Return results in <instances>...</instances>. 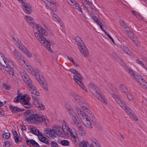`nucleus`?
<instances>
[{"mask_svg": "<svg viewBox=\"0 0 147 147\" xmlns=\"http://www.w3.org/2000/svg\"><path fill=\"white\" fill-rule=\"evenodd\" d=\"M26 20L27 22L33 28H34L36 26V28L39 32H34V35L35 37L39 40L41 43L47 48L49 51H52V50L50 47V43H52V41H48L45 37L43 36H47L48 33L46 30L42 28L41 25L37 24L36 25V24L34 22L33 18L27 16H25Z\"/></svg>", "mask_w": 147, "mask_h": 147, "instance_id": "1", "label": "nucleus"}, {"mask_svg": "<svg viewBox=\"0 0 147 147\" xmlns=\"http://www.w3.org/2000/svg\"><path fill=\"white\" fill-rule=\"evenodd\" d=\"M26 120L34 123H40L45 122L47 124L46 119V117L44 115L39 114H36L34 110H27L24 114Z\"/></svg>", "mask_w": 147, "mask_h": 147, "instance_id": "2", "label": "nucleus"}, {"mask_svg": "<svg viewBox=\"0 0 147 147\" xmlns=\"http://www.w3.org/2000/svg\"><path fill=\"white\" fill-rule=\"evenodd\" d=\"M21 75L24 82L32 90L31 93L36 96H39V92L36 91L35 86L33 85L31 80L26 73L23 72L21 74Z\"/></svg>", "mask_w": 147, "mask_h": 147, "instance_id": "3", "label": "nucleus"}, {"mask_svg": "<svg viewBox=\"0 0 147 147\" xmlns=\"http://www.w3.org/2000/svg\"><path fill=\"white\" fill-rule=\"evenodd\" d=\"M112 96L119 105L125 110L128 114H131V110L129 107L126 106L125 103L120 97L115 94H112Z\"/></svg>", "mask_w": 147, "mask_h": 147, "instance_id": "4", "label": "nucleus"}, {"mask_svg": "<svg viewBox=\"0 0 147 147\" xmlns=\"http://www.w3.org/2000/svg\"><path fill=\"white\" fill-rule=\"evenodd\" d=\"M78 114L85 126L89 128H92V125L90 120L88 119L87 116L83 113L81 110H78Z\"/></svg>", "mask_w": 147, "mask_h": 147, "instance_id": "5", "label": "nucleus"}, {"mask_svg": "<svg viewBox=\"0 0 147 147\" xmlns=\"http://www.w3.org/2000/svg\"><path fill=\"white\" fill-rule=\"evenodd\" d=\"M10 59H6L5 57L0 62V67L2 66L5 67L6 70L10 75H13L14 74V71L13 69L12 68L9 64L10 62Z\"/></svg>", "mask_w": 147, "mask_h": 147, "instance_id": "6", "label": "nucleus"}, {"mask_svg": "<svg viewBox=\"0 0 147 147\" xmlns=\"http://www.w3.org/2000/svg\"><path fill=\"white\" fill-rule=\"evenodd\" d=\"M73 78L74 81L79 85L80 87L86 92H87L86 88L84 86L83 83L82 82V77L80 74L77 73V74L74 75Z\"/></svg>", "mask_w": 147, "mask_h": 147, "instance_id": "7", "label": "nucleus"}, {"mask_svg": "<svg viewBox=\"0 0 147 147\" xmlns=\"http://www.w3.org/2000/svg\"><path fill=\"white\" fill-rule=\"evenodd\" d=\"M133 80L137 82L144 88H147V83L142 78V77L137 74H136Z\"/></svg>", "mask_w": 147, "mask_h": 147, "instance_id": "8", "label": "nucleus"}, {"mask_svg": "<svg viewBox=\"0 0 147 147\" xmlns=\"http://www.w3.org/2000/svg\"><path fill=\"white\" fill-rule=\"evenodd\" d=\"M89 88L92 93L95 97L99 95L100 92L98 88L95 85L90 84L89 86Z\"/></svg>", "mask_w": 147, "mask_h": 147, "instance_id": "9", "label": "nucleus"}, {"mask_svg": "<svg viewBox=\"0 0 147 147\" xmlns=\"http://www.w3.org/2000/svg\"><path fill=\"white\" fill-rule=\"evenodd\" d=\"M71 95L73 98L74 99L75 101L78 102L79 105L82 106L85 103V101L82 98L75 93H73Z\"/></svg>", "mask_w": 147, "mask_h": 147, "instance_id": "10", "label": "nucleus"}, {"mask_svg": "<svg viewBox=\"0 0 147 147\" xmlns=\"http://www.w3.org/2000/svg\"><path fill=\"white\" fill-rule=\"evenodd\" d=\"M13 54L16 57L17 59L22 64L25 63V61L23 60L24 58L23 56L16 49H15L13 51Z\"/></svg>", "mask_w": 147, "mask_h": 147, "instance_id": "11", "label": "nucleus"}, {"mask_svg": "<svg viewBox=\"0 0 147 147\" xmlns=\"http://www.w3.org/2000/svg\"><path fill=\"white\" fill-rule=\"evenodd\" d=\"M32 98L34 99V105L38 109L43 110L45 109V106L39 101L37 97L32 96Z\"/></svg>", "mask_w": 147, "mask_h": 147, "instance_id": "12", "label": "nucleus"}, {"mask_svg": "<svg viewBox=\"0 0 147 147\" xmlns=\"http://www.w3.org/2000/svg\"><path fill=\"white\" fill-rule=\"evenodd\" d=\"M22 7L24 12L27 14H30L32 11V9L30 4L25 3L22 4Z\"/></svg>", "mask_w": 147, "mask_h": 147, "instance_id": "13", "label": "nucleus"}, {"mask_svg": "<svg viewBox=\"0 0 147 147\" xmlns=\"http://www.w3.org/2000/svg\"><path fill=\"white\" fill-rule=\"evenodd\" d=\"M68 3L70 4L73 8L80 11L81 12H82V9L80 6L79 4L74 0H69Z\"/></svg>", "mask_w": 147, "mask_h": 147, "instance_id": "14", "label": "nucleus"}, {"mask_svg": "<svg viewBox=\"0 0 147 147\" xmlns=\"http://www.w3.org/2000/svg\"><path fill=\"white\" fill-rule=\"evenodd\" d=\"M46 4L47 6L53 11H56L57 7L55 3L53 2L52 0H49Z\"/></svg>", "mask_w": 147, "mask_h": 147, "instance_id": "15", "label": "nucleus"}, {"mask_svg": "<svg viewBox=\"0 0 147 147\" xmlns=\"http://www.w3.org/2000/svg\"><path fill=\"white\" fill-rule=\"evenodd\" d=\"M54 131H55L57 135L61 137L63 136V133L62 131H63V128H62L60 126H57L55 127V128L54 127Z\"/></svg>", "mask_w": 147, "mask_h": 147, "instance_id": "16", "label": "nucleus"}, {"mask_svg": "<svg viewBox=\"0 0 147 147\" xmlns=\"http://www.w3.org/2000/svg\"><path fill=\"white\" fill-rule=\"evenodd\" d=\"M80 51L84 57H87L89 55L88 50L86 46L80 48Z\"/></svg>", "mask_w": 147, "mask_h": 147, "instance_id": "17", "label": "nucleus"}, {"mask_svg": "<svg viewBox=\"0 0 147 147\" xmlns=\"http://www.w3.org/2000/svg\"><path fill=\"white\" fill-rule=\"evenodd\" d=\"M26 142L29 146H30L31 144H32L34 147H39V144L33 140H28L27 139L26 140Z\"/></svg>", "mask_w": 147, "mask_h": 147, "instance_id": "18", "label": "nucleus"}, {"mask_svg": "<svg viewBox=\"0 0 147 147\" xmlns=\"http://www.w3.org/2000/svg\"><path fill=\"white\" fill-rule=\"evenodd\" d=\"M102 104L106 105L107 104V100L105 96L101 93L99 94V95L96 97Z\"/></svg>", "mask_w": 147, "mask_h": 147, "instance_id": "19", "label": "nucleus"}, {"mask_svg": "<svg viewBox=\"0 0 147 147\" xmlns=\"http://www.w3.org/2000/svg\"><path fill=\"white\" fill-rule=\"evenodd\" d=\"M28 129L30 131L32 134L36 135H39L40 132L36 128L31 126L29 127Z\"/></svg>", "mask_w": 147, "mask_h": 147, "instance_id": "20", "label": "nucleus"}, {"mask_svg": "<svg viewBox=\"0 0 147 147\" xmlns=\"http://www.w3.org/2000/svg\"><path fill=\"white\" fill-rule=\"evenodd\" d=\"M9 108L11 109L12 112L14 113H16L18 112L22 111L23 110L22 109H20L17 107L13 106L11 105L9 106Z\"/></svg>", "mask_w": 147, "mask_h": 147, "instance_id": "21", "label": "nucleus"}, {"mask_svg": "<svg viewBox=\"0 0 147 147\" xmlns=\"http://www.w3.org/2000/svg\"><path fill=\"white\" fill-rule=\"evenodd\" d=\"M22 52L26 54L28 57L31 58L32 57L31 53L25 47L23 48H22Z\"/></svg>", "mask_w": 147, "mask_h": 147, "instance_id": "22", "label": "nucleus"}, {"mask_svg": "<svg viewBox=\"0 0 147 147\" xmlns=\"http://www.w3.org/2000/svg\"><path fill=\"white\" fill-rule=\"evenodd\" d=\"M38 139L40 141L45 144H49L50 141L45 137H42V136L38 137Z\"/></svg>", "mask_w": 147, "mask_h": 147, "instance_id": "23", "label": "nucleus"}, {"mask_svg": "<svg viewBox=\"0 0 147 147\" xmlns=\"http://www.w3.org/2000/svg\"><path fill=\"white\" fill-rule=\"evenodd\" d=\"M127 71L130 76L132 79L134 78L136 76H135L137 74L136 72L134 70L131 69H128Z\"/></svg>", "mask_w": 147, "mask_h": 147, "instance_id": "24", "label": "nucleus"}, {"mask_svg": "<svg viewBox=\"0 0 147 147\" xmlns=\"http://www.w3.org/2000/svg\"><path fill=\"white\" fill-rule=\"evenodd\" d=\"M73 111H72L71 112H69V114L70 117L72 119L74 122L75 123L79 119L76 115L73 114Z\"/></svg>", "mask_w": 147, "mask_h": 147, "instance_id": "25", "label": "nucleus"}, {"mask_svg": "<svg viewBox=\"0 0 147 147\" xmlns=\"http://www.w3.org/2000/svg\"><path fill=\"white\" fill-rule=\"evenodd\" d=\"M14 42L16 43V45L18 47V48L21 50L22 49V48H23L25 47L22 43L19 40H16L15 38H14Z\"/></svg>", "mask_w": 147, "mask_h": 147, "instance_id": "26", "label": "nucleus"}, {"mask_svg": "<svg viewBox=\"0 0 147 147\" xmlns=\"http://www.w3.org/2000/svg\"><path fill=\"white\" fill-rule=\"evenodd\" d=\"M54 128H53L52 130H51V131L48 136H47L48 137H51L54 138L56 137L57 135L55 131H54Z\"/></svg>", "mask_w": 147, "mask_h": 147, "instance_id": "27", "label": "nucleus"}, {"mask_svg": "<svg viewBox=\"0 0 147 147\" xmlns=\"http://www.w3.org/2000/svg\"><path fill=\"white\" fill-rule=\"evenodd\" d=\"M120 89L123 93L127 94V90L126 87L123 85H120L119 87Z\"/></svg>", "mask_w": 147, "mask_h": 147, "instance_id": "28", "label": "nucleus"}, {"mask_svg": "<svg viewBox=\"0 0 147 147\" xmlns=\"http://www.w3.org/2000/svg\"><path fill=\"white\" fill-rule=\"evenodd\" d=\"M121 48L125 53H126L129 55L131 54V52L126 47L122 46L121 47Z\"/></svg>", "mask_w": 147, "mask_h": 147, "instance_id": "29", "label": "nucleus"}, {"mask_svg": "<svg viewBox=\"0 0 147 147\" xmlns=\"http://www.w3.org/2000/svg\"><path fill=\"white\" fill-rule=\"evenodd\" d=\"M78 45V48L80 49L82 47L85 46L82 40L80 41V42L76 44Z\"/></svg>", "mask_w": 147, "mask_h": 147, "instance_id": "30", "label": "nucleus"}, {"mask_svg": "<svg viewBox=\"0 0 147 147\" xmlns=\"http://www.w3.org/2000/svg\"><path fill=\"white\" fill-rule=\"evenodd\" d=\"M60 143L63 146H68L69 144V142L68 141L65 140L61 141Z\"/></svg>", "mask_w": 147, "mask_h": 147, "instance_id": "31", "label": "nucleus"}, {"mask_svg": "<svg viewBox=\"0 0 147 147\" xmlns=\"http://www.w3.org/2000/svg\"><path fill=\"white\" fill-rule=\"evenodd\" d=\"M65 107L66 109L68 111V113L71 112L73 111L72 109H71V107L70 105L68 103H66L65 105Z\"/></svg>", "mask_w": 147, "mask_h": 147, "instance_id": "32", "label": "nucleus"}, {"mask_svg": "<svg viewBox=\"0 0 147 147\" xmlns=\"http://www.w3.org/2000/svg\"><path fill=\"white\" fill-rule=\"evenodd\" d=\"M52 19L55 22H59L60 20V18L56 14H54Z\"/></svg>", "mask_w": 147, "mask_h": 147, "instance_id": "33", "label": "nucleus"}, {"mask_svg": "<svg viewBox=\"0 0 147 147\" xmlns=\"http://www.w3.org/2000/svg\"><path fill=\"white\" fill-rule=\"evenodd\" d=\"M67 131H69L70 133V135L72 137H73L74 139L75 138V136L74 135L73 133L72 132L73 130H74V128L70 129L69 127H68L67 129Z\"/></svg>", "mask_w": 147, "mask_h": 147, "instance_id": "34", "label": "nucleus"}, {"mask_svg": "<svg viewBox=\"0 0 147 147\" xmlns=\"http://www.w3.org/2000/svg\"><path fill=\"white\" fill-rule=\"evenodd\" d=\"M123 27L124 29H125V31L127 34L129 32L131 31L129 27L126 25H124V26Z\"/></svg>", "mask_w": 147, "mask_h": 147, "instance_id": "35", "label": "nucleus"}, {"mask_svg": "<svg viewBox=\"0 0 147 147\" xmlns=\"http://www.w3.org/2000/svg\"><path fill=\"white\" fill-rule=\"evenodd\" d=\"M10 134L9 133H5L3 135V138L8 139L10 136Z\"/></svg>", "mask_w": 147, "mask_h": 147, "instance_id": "36", "label": "nucleus"}, {"mask_svg": "<svg viewBox=\"0 0 147 147\" xmlns=\"http://www.w3.org/2000/svg\"><path fill=\"white\" fill-rule=\"evenodd\" d=\"M112 56L117 61H119L120 60V58L118 57L117 54L113 53L112 54Z\"/></svg>", "mask_w": 147, "mask_h": 147, "instance_id": "37", "label": "nucleus"}, {"mask_svg": "<svg viewBox=\"0 0 147 147\" xmlns=\"http://www.w3.org/2000/svg\"><path fill=\"white\" fill-rule=\"evenodd\" d=\"M127 34L128 35L129 37L131 39L133 40L134 39V34L131 31L129 32Z\"/></svg>", "mask_w": 147, "mask_h": 147, "instance_id": "38", "label": "nucleus"}, {"mask_svg": "<svg viewBox=\"0 0 147 147\" xmlns=\"http://www.w3.org/2000/svg\"><path fill=\"white\" fill-rule=\"evenodd\" d=\"M62 126L63 128L64 127L65 129H67V128H68V127H69L68 125L64 121H63V122Z\"/></svg>", "mask_w": 147, "mask_h": 147, "instance_id": "39", "label": "nucleus"}, {"mask_svg": "<svg viewBox=\"0 0 147 147\" xmlns=\"http://www.w3.org/2000/svg\"><path fill=\"white\" fill-rule=\"evenodd\" d=\"M80 147H87L85 142L84 141H82L80 143Z\"/></svg>", "mask_w": 147, "mask_h": 147, "instance_id": "40", "label": "nucleus"}, {"mask_svg": "<svg viewBox=\"0 0 147 147\" xmlns=\"http://www.w3.org/2000/svg\"><path fill=\"white\" fill-rule=\"evenodd\" d=\"M136 62L140 64V65L143 67L144 68H145V69H146V68L145 67V66L144 65V64L140 60L138 59H137Z\"/></svg>", "mask_w": 147, "mask_h": 147, "instance_id": "41", "label": "nucleus"}, {"mask_svg": "<svg viewBox=\"0 0 147 147\" xmlns=\"http://www.w3.org/2000/svg\"><path fill=\"white\" fill-rule=\"evenodd\" d=\"M51 130L48 128H45L44 129V133L45 134H46L47 135L46 136H48L49 134V133L50 132Z\"/></svg>", "mask_w": 147, "mask_h": 147, "instance_id": "42", "label": "nucleus"}, {"mask_svg": "<svg viewBox=\"0 0 147 147\" xmlns=\"http://www.w3.org/2000/svg\"><path fill=\"white\" fill-rule=\"evenodd\" d=\"M42 87L45 89L46 90H48V85L46 83L43 82L42 83Z\"/></svg>", "mask_w": 147, "mask_h": 147, "instance_id": "43", "label": "nucleus"}, {"mask_svg": "<svg viewBox=\"0 0 147 147\" xmlns=\"http://www.w3.org/2000/svg\"><path fill=\"white\" fill-rule=\"evenodd\" d=\"M75 41L76 42V44L78 42H80V41H82V40L79 37H75Z\"/></svg>", "mask_w": 147, "mask_h": 147, "instance_id": "44", "label": "nucleus"}, {"mask_svg": "<svg viewBox=\"0 0 147 147\" xmlns=\"http://www.w3.org/2000/svg\"><path fill=\"white\" fill-rule=\"evenodd\" d=\"M51 144L52 147H57L58 146L57 144L54 141L52 142Z\"/></svg>", "mask_w": 147, "mask_h": 147, "instance_id": "45", "label": "nucleus"}, {"mask_svg": "<svg viewBox=\"0 0 147 147\" xmlns=\"http://www.w3.org/2000/svg\"><path fill=\"white\" fill-rule=\"evenodd\" d=\"M69 70L70 71H71V73H72L74 74H75V75L77 74V73H78L77 71L76 70L74 69H73L71 68V69H69Z\"/></svg>", "mask_w": 147, "mask_h": 147, "instance_id": "46", "label": "nucleus"}, {"mask_svg": "<svg viewBox=\"0 0 147 147\" xmlns=\"http://www.w3.org/2000/svg\"><path fill=\"white\" fill-rule=\"evenodd\" d=\"M30 68L31 70L30 72L33 75L35 76H36V71L34 70L32 67H30Z\"/></svg>", "mask_w": 147, "mask_h": 147, "instance_id": "47", "label": "nucleus"}, {"mask_svg": "<svg viewBox=\"0 0 147 147\" xmlns=\"http://www.w3.org/2000/svg\"><path fill=\"white\" fill-rule=\"evenodd\" d=\"M83 5L88 11H89V9H90L89 7V5L87 3V2H86L85 3H84Z\"/></svg>", "mask_w": 147, "mask_h": 147, "instance_id": "48", "label": "nucleus"}, {"mask_svg": "<svg viewBox=\"0 0 147 147\" xmlns=\"http://www.w3.org/2000/svg\"><path fill=\"white\" fill-rule=\"evenodd\" d=\"M14 140H15V142L16 143H18L19 142V136L17 135L16 136H14Z\"/></svg>", "mask_w": 147, "mask_h": 147, "instance_id": "49", "label": "nucleus"}, {"mask_svg": "<svg viewBox=\"0 0 147 147\" xmlns=\"http://www.w3.org/2000/svg\"><path fill=\"white\" fill-rule=\"evenodd\" d=\"M74 123L77 127H80V126L81 125L79 120H77V121Z\"/></svg>", "mask_w": 147, "mask_h": 147, "instance_id": "50", "label": "nucleus"}, {"mask_svg": "<svg viewBox=\"0 0 147 147\" xmlns=\"http://www.w3.org/2000/svg\"><path fill=\"white\" fill-rule=\"evenodd\" d=\"M127 96L128 98L129 99V100H132L133 99V96L130 94H127Z\"/></svg>", "mask_w": 147, "mask_h": 147, "instance_id": "51", "label": "nucleus"}, {"mask_svg": "<svg viewBox=\"0 0 147 147\" xmlns=\"http://www.w3.org/2000/svg\"><path fill=\"white\" fill-rule=\"evenodd\" d=\"M10 145V142L8 141H6L4 143V146L9 147Z\"/></svg>", "mask_w": 147, "mask_h": 147, "instance_id": "52", "label": "nucleus"}, {"mask_svg": "<svg viewBox=\"0 0 147 147\" xmlns=\"http://www.w3.org/2000/svg\"><path fill=\"white\" fill-rule=\"evenodd\" d=\"M5 57L0 52V62Z\"/></svg>", "mask_w": 147, "mask_h": 147, "instance_id": "53", "label": "nucleus"}, {"mask_svg": "<svg viewBox=\"0 0 147 147\" xmlns=\"http://www.w3.org/2000/svg\"><path fill=\"white\" fill-rule=\"evenodd\" d=\"M134 42V43L136 45L138 46H140L141 45L140 43V42L136 41V40L135 41L134 40H133Z\"/></svg>", "mask_w": 147, "mask_h": 147, "instance_id": "54", "label": "nucleus"}, {"mask_svg": "<svg viewBox=\"0 0 147 147\" xmlns=\"http://www.w3.org/2000/svg\"><path fill=\"white\" fill-rule=\"evenodd\" d=\"M28 105H24L23 106L25 107L26 108H29L30 107L31 104V103H28Z\"/></svg>", "mask_w": 147, "mask_h": 147, "instance_id": "55", "label": "nucleus"}, {"mask_svg": "<svg viewBox=\"0 0 147 147\" xmlns=\"http://www.w3.org/2000/svg\"><path fill=\"white\" fill-rule=\"evenodd\" d=\"M80 134L81 136H84L85 135V131L84 130L83 131H79Z\"/></svg>", "mask_w": 147, "mask_h": 147, "instance_id": "56", "label": "nucleus"}, {"mask_svg": "<svg viewBox=\"0 0 147 147\" xmlns=\"http://www.w3.org/2000/svg\"><path fill=\"white\" fill-rule=\"evenodd\" d=\"M28 103H30L28 102L25 101V100H24L23 102H22V104L24 105H28Z\"/></svg>", "mask_w": 147, "mask_h": 147, "instance_id": "57", "label": "nucleus"}, {"mask_svg": "<svg viewBox=\"0 0 147 147\" xmlns=\"http://www.w3.org/2000/svg\"><path fill=\"white\" fill-rule=\"evenodd\" d=\"M119 22L120 23V24L123 27H124V25H125L124 23V22L122 20H120L119 21Z\"/></svg>", "mask_w": 147, "mask_h": 147, "instance_id": "58", "label": "nucleus"}, {"mask_svg": "<svg viewBox=\"0 0 147 147\" xmlns=\"http://www.w3.org/2000/svg\"><path fill=\"white\" fill-rule=\"evenodd\" d=\"M108 36L110 38V39L111 40L112 42L114 44H115V42L114 41V40L112 37L110 35H108Z\"/></svg>", "mask_w": 147, "mask_h": 147, "instance_id": "59", "label": "nucleus"}, {"mask_svg": "<svg viewBox=\"0 0 147 147\" xmlns=\"http://www.w3.org/2000/svg\"><path fill=\"white\" fill-rule=\"evenodd\" d=\"M92 18L96 22L98 20L97 17L95 16H93Z\"/></svg>", "mask_w": 147, "mask_h": 147, "instance_id": "60", "label": "nucleus"}, {"mask_svg": "<svg viewBox=\"0 0 147 147\" xmlns=\"http://www.w3.org/2000/svg\"><path fill=\"white\" fill-rule=\"evenodd\" d=\"M14 102H19V99L18 98L16 97L14 99Z\"/></svg>", "mask_w": 147, "mask_h": 147, "instance_id": "61", "label": "nucleus"}, {"mask_svg": "<svg viewBox=\"0 0 147 147\" xmlns=\"http://www.w3.org/2000/svg\"><path fill=\"white\" fill-rule=\"evenodd\" d=\"M90 119L93 122H95V119L94 118V117L93 115H92L90 117Z\"/></svg>", "mask_w": 147, "mask_h": 147, "instance_id": "62", "label": "nucleus"}, {"mask_svg": "<svg viewBox=\"0 0 147 147\" xmlns=\"http://www.w3.org/2000/svg\"><path fill=\"white\" fill-rule=\"evenodd\" d=\"M79 129V131H83L84 130L83 127L81 126V125L80 126V127H78Z\"/></svg>", "mask_w": 147, "mask_h": 147, "instance_id": "63", "label": "nucleus"}, {"mask_svg": "<svg viewBox=\"0 0 147 147\" xmlns=\"http://www.w3.org/2000/svg\"><path fill=\"white\" fill-rule=\"evenodd\" d=\"M79 129V131H83L84 130L83 127L81 126V125L80 126V127H78Z\"/></svg>", "mask_w": 147, "mask_h": 147, "instance_id": "64", "label": "nucleus"}]
</instances>
